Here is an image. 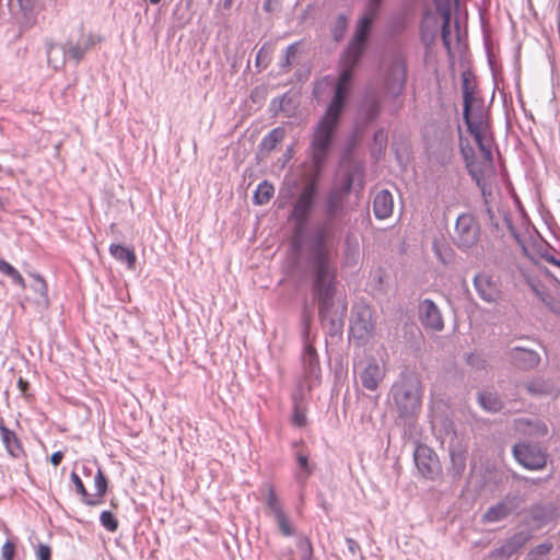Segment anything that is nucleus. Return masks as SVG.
I'll list each match as a JSON object with an SVG mask.
<instances>
[{
    "label": "nucleus",
    "mask_w": 560,
    "mask_h": 560,
    "mask_svg": "<svg viewBox=\"0 0 560 560\" xmlns=\"http://www.w3.org/2000/svg\"><path fill=\"white\" fill-rule=\"evenodd\" d=\"M336 233L337 228L332 220L326 219L319 224L314 231L307 259L312 278L311 291L318 304V316L331 337L341 334L347 311L346 302L336 299L338 270L326 246L327 241L335 237Z\"/></svg>",
    "instance_id": "1"
},
{
    "label": "nucleus",
    "mask_w": 560,
    "mask_h": 560,
    "mask_svg": "<svg viewBox=\"0 0 560 560\" xmlns=\"http://www.w3.org/2000/svg\"><path fill=\"white\" fill-rule=\"evenodd\" d=\"M381 1L382 0H372L366 13L358 23L354 38L342 56V70L336 84L335 96L316 128L314 140H330L332 137L346 98L351 90L353 69L364 50L365 42L377 14Z\"/></svg>",
    "instance_id": "2"
},
{
    "label": "nucleus",
    "mask_w": 560,
    "mask_h": 560,
    "mask_svg": "<svg viewBox=\"0 0 560 560\" xmlns=\"http://www.w3.org/2000/svg\"><path fill=\"white\" fill-rule=\"evenodd\" d=\"M460 152L472 179L485 195L489 180L495 175L492 159L494 142H459Z\"/></svg>",
    "instance_id": "3"
},
{
    "label": "nucleus",
    "mask_w": 560,
    "mask_h": 560,
    "mask_svg": "<svg viewBox=\"0 0 560 560\" xmlns=\"http://www.w3.org/2000/svg\"><path fill=\"white\" fill-rule=\"evenodd\" d=\"M390 395L400 419L410 421L420 412L422 389L415 375L401 374L392 385Z\"/></svg>",
    "instance_id": "4"
},
{
    "label": "nucleus",
    "mask_w": 560,
    "mask_h": 560,
    "mask_svg": "<svg viewBox=\"0 0 560 560\" xmlns=\"http://www.w3.org/2000/svg\"><path fill=\"white\" fill-rule=\"evenodd\" d=\"M464 120L467 131L474 140H489L493 138L490 113L485 102L465 106Z\"/></svg>",
    "instance_id": "5"
},
{
    "label": "nucleus",
    "mask_w": 560,
    "mask_h": 560,
    "mask_svg": "<svg viewBox=\"0 0 560 560\" xmlns=\"http://www.w3.org/2000/svg\"><path fill=\"white\" fill-rule=\"evenodd\" d=\"M357 382L369 392H376L386 375V368L374 357L361 358L353 363Z\"/></svg>",
    "instance_id": "6"
},
{
    "label": "nucleus",
    "mask_w": 560,
    "mask_h": 560,
    "mask_svg": "<svg viewBox=\"0 0 560 560\" xmlns=\"http://www.w3.org/2000/svg\"><path fill=\"white\" fill-rule=\"evenodd\" d=\"M317 195L318 186L314 180L308 182L302 188V191L300 192L289 215V220L294 222L298 231H302L306 226Z\"/></svg>",
    "instance_id": "7"
},
{
    "label": "nucleus",
    "mask_w": 560,
    "mask_h": 560,
    "mask_svg": "<svg viewBox=\"0 0 560 560\" xmlns=\"http://www.w3.org/2000/svg\"><path fill=\"white\" fill-rule=\"evenodd\" d=\"M453 240L462 249H469L477 244L479 226L471 214L464 213L457 218Z\"/></svg>",
    "instance_id": "8"
},
{
    "label": "nucleus",
    "mask_w": 560,
    "mask_h": 560,
    "mask_svg": "<svg viewBox=\"0 0 560 560\" xmlns=\"http://www.w3.org/2000/svg\"><path fill=\"white\" fill-rule=\"evenodd\" d=\"M513 455L517 463L529 470H539L547 463V454L540 446L530 443L515 444Z\"/></svg>",
    "instance_id": "9"
},
{
    "label": "nucleus",
    "mask_w": 560,
    "mask_h": 560,
    "mask_svg": "<svg viewBox=\"0 0 560 560\" xmlns=\"http://www.w3.org/2000/svg\"><path fill=\"white\" fill-rule=\"evenodd\" d=\"M266 506L270 511L281 535L284 537L293 536L295 528L289 515L284 512L283 505L272 486H269L267 490Z\"/></svg>",
    "instance_id": "10"
},
{
    "label": "nucleus",
    "mask_w": 560,
    "mask_h": 560,
    "mask_svg": "<svg viewBox=\"0 0 560 560\" xmlns=\"http://www.w3.org/2000/svg\"><path fill=\"white\" fill-rule=\"evenodd\" d=\"M301 360L303 366V377L305 380L307 389L311 390L319 383L322 370L317 351L310 341H304Z\"/></svg>",
    "instance_id": "11"
},
{
    "label": "nucleus",
    "mask_w": 560,
    "mask_h": 560,
    "mask_svg": "<svg viewBox=\"0 0 560 560\" xmlns=\"http://www.w3.org/2000/svg\"><path fill=\"white\" fill-rule=\"evenodd\" d=\"M413 458L419 472L424 478L433 479L440 468L439 459L434 452L427 445H419L415 451Z\"/></svg>",
    "instance_id": "12"
},
{
    "label": "nucleus",
    "mask_w": 560,
    "mask_h": 560,
    "mask_svg": "<svg viewBox=\"0 0 560 560\" xmlns=\"http://www.w3.org/2000/svg\"><path fill=\"white\" fill-rule=\"evenodd\" d=\"M419 319L421 324L433 331H441L444 328V322L438 305L430 299H424L419 304Z\"/></svg>",
    "instance_id": "13"
},
{
    "label": "nucleus",
    "mask_w": 560,
    "mask_h": 560,
    "mask_svg": "<svg viewBox=\"0 0 560 560\" xmlns=\"http://www.w3.org/2000/svg\"><path fill=\"white\" fill-rule=\"evenodd\" d=\"M530 539L528 532H520L508 539L500 548L494 549L490 553L491 560H510V558L523 548Z\"/></svg>",
    "instance_id": "14"
},
{
    "label": "nucleus",
    "mask_w": 560,
    "mask_h": 560,
    "mask_svg": "<svg viewBox=\"0 0 560 560\" xmlns=\"http://www.w3.org/2000/svg\"><path fill=\"white\" fill-rule=\"evenodd\" d=\"M474 287L481 300L494 303L500 296L498 284L487 273H478L474 277Z\"/></svg>",
    "instance_id": "15"
},
{
    "label": "nucleus",
    "mask_w": 560,
    "mask_h": 560,
    "mask_svg": "<svg viewBox=\"0 0 560 560\" xmlns=\"http://www.w3.org/2000/svg\"><path fill=\"white\" fill-rule=\"evenodd\" d=\"M510 359L518 369L525 371L533 370L540 363V355L536 351L522 347L512 348Z\"/></svg>",
    "instance_id": "16"
},
{
    "label": "nucleus",
    "mask_w": 560,
    "mask_h": 560,
    "mask_svg": "<svg viewBox=\"0 0 560 560\" xmlns=\"http://www.w3.org/2000/svg\"><path fill=\"white\" fill-rule=\"evenodd\" d=\"M515 428L530 438H544L548 434V427L540 419L518 418L515 420Z\"/></svg>",
    "instance_id": "17"
},
{
    "label": "nucleus",
    "mask_w": 560,
    "mask_h": 560,
    "mask_svg": "<svg viewBox=\"0 0 560 560\" xmlns=\"http://www.w3.org/2000/svg\"><path fill=\"white\" fill-rule=\"evenodd\" d=\"M406 72L407 68L402 61H398L392 66L386 81V89L390 94L398 95L402 92L406 83Z\"/></svg>",
    "instance_id": "18"
},
{
    "label": "nucleus",
    "mask_w": 560,
    "mask_h": 560,
    "mask_svg": "<svg viewBox=\"0 0 560 560\" xmlns=\"http://www.w3.org/2000/svg\"><path fill=\"white\" fill-rule=\"evenodd\" d=\"M394 209L393 195L383 189L378 191L373 200V212L376 219L384 220L392 215Z\"/></svg>",
    "instance_id": "19"
},
{
    "label": "nucleus",
    "mask_w": 560,
    "mask_h": 560,
    "mask_svg": "<svg viewBox=\"0 0 560 560\" xmlns=\"http://www.w3.org/2000/svg\"><path fill=\"white\" fill-rule=\"evenodd\" d=\"M530 520L537 526L541 527L551 522L558 514L557 508L551 504H536L530 509Z\"/></svg>",
    "instance_id": "20"
},
{
    "label": "nucleus",
    "mask_w": 560,
    "mask_h": 560,
    "mask_svg": "<svg viewBox=\"0 0 560 560\" xmlns=\"http://www.w3.org/2000/svg\"><path fill=\"white\" fill-rule=\"evenodd\" d=\"M451 468L454 477L460 476L466 468V450L458 442L450 445Z\"/></svg>",
    "instance_id": "21"
},
{
    "label": "nucleus",
    "mask_w": 560,
    "mask_h": 560,
    "mask_svg": "<svg viewBox=\"0 0 560 560\" xmlns=\"http://www.w3.org/2000/svg\"><path fill=\"white\" fill-rule=\"evenodd\" d=\"M463 98H464V107L469 105H475V103L485 102L481 97L478 96L476 90L475 79L471 77L469 72L463 73Z\"/></svg>",
    "instance_id": "22"
},
{
    "label": "nucleus",
    "mask_w": 560,
    "mask_h": 560,
    "mask_svg": "<svg viewBox=\"0 0 560 560\" xmlns=\"http://www.w3.org/2000/svg\"><path fill=\"white\" fill-rule=\"evenodd\" d=\"M0 434L8 453L13 457H18L22 451L20 441L16 434L4 425L3 420H0Z\"/></svg>",
    "instance_id": "23"
},
{
    "label": "nucleus",
    "mask_w": 560,
    "mask_h": 560,
    "mask_svg": "<svg viewBox=\"0 0 560 560\" xmlns=\"http://www.w3.org/2000/svg\"><path fill=\"white\" fill-rule=\"evenodd\" d=\"M513 511V506L506 501H501L490 506L483 514L482 520L486 523H495L506 518Z\"/></svg>",
    "instance_id": "24"
},
{
    "label": "nucleus",
    "mask_w": 560,
    "mask_h": 560,
    "mask_svg": "<svg viewBox=\"0 0 560 560\" xmlns=\"http://www.w3.org/2000/svg\"><path fill=\"white\" fill-rule=\"evenodd\" d=\"M109 253L115 259L122 264H126L128 268H135L137 262V256L132 248L120 244H112L109 246Z\"/></svg>",
    "instance_id": "25"
},
{
    "label": "nucleus",
    "mask_w": 560,
    "mask_h": 560,
    "mask_svg": "<svg viewBox=\"0 0 560 560\" xmlns=\"http://www.w3.org/2000/svg\"><path fill=\"white\" fill-rule=\"evenodd\" d=\"M478 401L481 408L489 412H498L503 407V401L499 394L491 390L479 393Z\"/></svg>",
    "instance_id": "26"
},
{
    "label": "nucleus",
    "mask_w": 560,
    "mask_h": 560,
    "mask_svg": "<svg viewBox=\"0 0 560 560\" xmlns=\"http://www.w3.org/2000/svg\"><path fill=\"white\" fill-rule=\"evenodd\" d=\"M526 389L536 396H557L559 390L551 383L542 378H535L526 384Z\"/></svg>",
    "instance_id": "27"
},
{
    "label": "nucleus",
    "mask_w": 560,
    "mask_h": 560,
    "mask_svg": "<svg viewBox=\"0 0 560 560\" xmlns=\"http://www.w3.org/2000/svg\"><path fill=\"white\" fill-rule=\"evenodd\" d=\"M296 464L298 468L294 472V479L301 487H304L313 472V467L308 464V457L304 454L296 455Z\"/></svg>",
    "instance_id": "28"
},
{
    "label": "nucleus",
    "mask_w": 560,
    "mask_h": 560,
    "mask_svg": "<svg viewBox=\"0 0 560 560\" xmlns=\"http://www.w3.org/2000/svg\"><path fill=\"white\" fill-rule=\"evenodd\" d=\"M273 194H275L273 185L267 180H264L257 186V188L254 192V196H253L254 202L256 205H260V206L266 205L270 201Z\"/></svg>",
    "instance_id": "29"
},
{
    "label": "nucleus",
    "mask_w": 560,
    "mask_h": 560,
    "mask_svg": "<svg viewBox=\"0 0 560 560\" xmlns=\"http://www.w3.org/2000/svg\"><path fill=\"white\" fill-rule=\"evenodd\" d=\"M342 205L340 194L337 190L330 191L325 202V213L327 215L326 219H330L334 221Z\"/></svg>",
    "instance_id": "30"
},
{
    "label": "nucleus",
    "mask_w": 560,
    "mask_h": 560,
    "mask_svg": "<svg viewBox=\"0 0 560 560\" xmlns=\"http://www.w3.org/2000/svg\"><path fill=\"white\" fill-rule=\"evenodd\" d=\"M71 481L73 482L75 487V491L82 497V500L88 505H97L100 503V500L94 498V495H91L88 493L83 481L79 477V475L74 471L71 472Z\"/></svg>",
    "instance_id": "31"
},
{
    "label": "nucleus",
    "mask_w": 560,
    "mask_h": 560,
    "mask_svg": "<svg viewBox=\"0 0 560 560\" xmlns=\"http://www.w3.org/2000/svg\"><path fill=\"white\" fill-rule=\"evenodd\" d=\"M296 547L300 550L301 560H318L317 558H315L313 544L307 536H298Z\"/></svg>",
    "instance_id": "32"
},
{
    "label": "nucleus",
    "mask_w": 560,
    "mask_h": 560,
    "mask_svg": "<svg viewBox=\"0 0 560 560\" xmlns=\"http://www.w3.org/2000/svg\"><path fill=\"white\" fill-rule=\"evenodd\" d=\"M0 272L9 277L13 283L21 287L22 289L26 287L25 281L19 270L3 259H0Z\"/></svg>",
    "instance_id": "33"
},
{
    "label": "nucleus",
    "mask_w": 560,
    "mask_h": 560,
    "mask_svg": "<svg viewBox=\"0 0 560 560\" xmlns=\"http://www.w3.org/2000/svg\"><path fill=\"white\" fill-rule=\"evenodd\" d=\"M330 142H312L313 163L317 168L324 164Z\"/></svg>",
    "instance_id": "34"
},
{
    "label": "nucleus",
    "mask_w": 560,
    "mask_h": 560,
    "mask_svg": "<svg viewBox=\"0 0 560 560\" xmlns=\"http://www.w3.org/2000/svg\"><path fill=\"white\" fill-rule=\"evenodd\" d=\"M443 19L441 37L443 45L450 51L451 50V9L444 8L440 13Z\"/></svg>",
    "instance_id": "35"
},
{
    "label": "nucleus",
    "mask_w": 560,
    "mask_h": 560,
    "mask_svg": "<svg viewBox=\"0 0 560 560\" xmlns=\"http://www.w3.org/2000/svg\"><path fill=\"white\" fill-rule=\"evenodd\" d=\"M535 293L540 298L542 303L553 313L560 314V301L551 296L550 294L540 291L536 285H532Z\"/></svg>",
    "instance_id": "36"
},
{
    "label": "nucleus",
    "mask_w": 560,
    "mask_h": 560,
    "mask_svg": "<svg viewBox=\"0 0 560 560\" xmlns=\"http://www.w3.org/2000/svg\"><path fill=\"white\" fill-rule=\"evenodd\" d=\"M373 330L371 322H359L351 326V332L354 338L368 339Z\"/></svg>",
    "instance_id": "37"
},
{
    "label": "nucleus",
    "mask_w": 560,
    "mask_h": 560,
    "mask_svg": "<svg viewBox=\"0 0 560 560\" xmlns=\"http://www.w3.org/2000/svg\"><path fill=\"white\" fill-rule=\"evenodd\" d=\"M94 488L95 493L93 495L101 501V498L106 493L107 490V479L100 468L94 476Z\"/></svg>",
    "instance_id": "38"
},
{
    "label": "nucleus",
    "mask_w": 560,
    "mask_h": 560,
    "mask_svg": "<svg viewBox=\"0 0 560 560\" xmlns=\"http://www.w3.org/2000/svg\"><path fill=\"white\" fill-rule=\"evenodd\" d=\"M32 290L37 293L43 300L47 301V284L39 275H33Z\"/></svg>",
    "instance_id": "39"
},
{
    "label": "nucleus",
    "mask_w": 560,
    "mask_h": 560,
    "mask_svg": "<svg viewBox=\"0 0 560 560\" xmlns=\"http://www.w3.org/2000/svg\"><path fill=\"white\" fill-rule=\"evenodd\" d=\"M100 522L102 526L109 532H115L118 527L117 520L110 511H103L100 516Z\"/></svg>",
    "instance_id": "40"
},
{
    "label": "nucleus",
    "mask_w": 560,
    "mask_h": 560,
    "mask_svg": "<svg viewBox=\"0 0 560 560\" xmlns=\"http://www.w3.org/2000/svg\"><path fill=\"white\" fill-rule=\"evenodd\" d=\"M292 423H293V425L299 427V428H303L307 424L306 412L299 405L294 406Z\"/></svg>",
    "instance_id": "41"
},
{
    "label": "nucleus",
    "mask_w": 560,
    "mask_h": 560,
    "mask_svg": "<svg viewBox=\"0 0 560 560\" xmlns=\"http://www.w3.org/2000/svg\"><path fill=\"white\" fill-rule=\"evenodd\" d=\"M311 320H312L311 313L306 310L303 311L302 318H301L303 341H310L308 336H310Z\"/></svg>",
    "instance_id": "42"
},
{
    "label": "nucleus",
    "mask_w": 560,
    "mask_h": 560,
    "mask_svg": "<svg viewBox=\"0 0 560 560\" xmlns=\"http://www.w3.org/2000/svg\"><path fill=\"white\" fill-rule=\"evenodd\" d=\"M85 51V46L81 47L80 45H70L67 48L66 54L75 60H80L84 56Z\"/></svg>",
    "instance_id": "43"
},
{
    "label": "nucleus",
    "mask_w": 560,
    "mask_h": 560,
    "mask_svg": "<svg viewBox=\"0 0 560 560\" xmlns=\"http://www.w3.org/2000/svg\"><path fill=\"white\" fill-rule=\"evenodd\" d=\"M14 552H15L14 542L7 540L1 548L2 560H13Z\"/></svg>",
    "instance_id": "44"
},
{
    "label": "nucleus",
    "mask_w": 560,
    "mask_h": 560,
    "mask_svg": "<svg viewBox=\"0 0 560 560\" xmlns=\"http://www.w3.org/2000/svg\"><path fill=\"white\" fill-rule=\"evenodd\" d=\"M291 129L292 127L290 125L288 126H283V127H279V128H275L268 136V140H272V141H276V140H281L285 137H288V133H287V129Z\"/></svg>",
    "instance_id": "45"
},
{
    "label": "nucleus",
    "mask_w": 560,
    "mask_h": 560,
    "mask_svg": "<svg viewBox=\"0 0 560 560\" xmlns=\"http://www.w3.org/2000/svg\"><path fill=\"white\" fill-rule=\"evenodd\" d=\"M552 549V545L549 544V542H544V544H540L538 546H536L530 552L529 555L533 556V557H537V556H545V555H548Z\"/></svg>",
    "instance_id": "46"
},
{
    "label": "nucleus",
    "mask_w": 560,
    "mask_h": 560,
    "mask_svg": "<svg viewBox=\"0 0 560 560\" xmlns=\"http://www.w3.org/2000/svg\"><path fill=\"white\" fill-rule=\"evenodd\" d=\"M36 556L38 560H50L51 550L47 545H39L36 550Z\"/></svg>",
    "instance_id": "47"
},
{
    "label": "nucleus",
    "mask_w": 560,
    "mask_h": 560,
    "mask_svg": "<svg viewBox=\"0 0 560 560\" xmlns=\"http://www.w3.org/2000/svg\"><path fill=\"white\" fill-rule=\"evenodd\" d=\"M102 42V37L100 35H96V34H89L84 40V46H85V49L89 50L90 48H92L94 45L98 44Z\"/></svg>",
    "instance_id": "48"
},
{
    "label": "nucleus",
    "mask_w": 560,
    "mask_h": 560,
    "mask_svg": "<svg viewBox=\"0 0 560 560\" xmlns=\"http://www.w3.org/2000/svg\"><path fill=\"white\" fill-rule=\"evenodd\" d=\"M298 52L296 44L290 45L285 51V66L291 63V59L295 58Z\"/></svg>",
    "instance_id": "49"
},
{
    "label": "nucleus",
    "mask_w": 560,
    "mask_h": 560,
    "mask_svg": "<svg viewBox=\"0 0 560 560\" xmlns=\"http://www.w3.org/2000/svg\"><path fill=\"white\" fill-rule=\"evenodd\" d=\"M541 259L546 260L547 262L558 267L560 269V259L556 258L552 254L548 252H544L540 254Z\"/></svg>",
    "instance_id": "50"
},
{
    "label": "nucleus",
    "mask_w": 560,
    "mask_h": 560,
    "mask_svg": "<svg viewBox=\"0 0 560 560\" xmlns=\"http://www.w3.org/2000/svg\"><path fill=\"white\" fill-rule=\"evenodd\" d=\"M346 544L352 556H355L360 551V545L354 539L348 537L346 538Z\"/></svg>",
    "instance_id": "51"
},
{
    "label": "nucleus",
    "mask_w": 560,
    "mask_h": 560,
    "mask_svg": "<svg viewBox=\"0 0 560 560\" xmlns=\"http://www.w3.org/2000/svg\"><path fill=\"white\" fill-rule=\"evenodd\" d=\"M347 27V21L343 16H340L337 21V30H336V38L339 39L342 36L345 30Z\"/></svg>",
    "instance_id": "52"
},
{
    "label": "nucleus",
    "mask_w": 560,
    "mask_h": 560,
    "mask_svg": "<svg viewBox=\"0 0 560 560\" xmlns=\"http://www.w3.org/2000/svg\"><path fill=\"white\" fill-rule=\"evenodd\" d=\"M38 0H18L21 9L24 12L33 10Z\"/></svg>",
    "instance_id": "53"
},
{
    "label": "nucleus",
    "mask_w": 560,
    "mask_h": 560,
    "mask_svg": "<svg viewBox=\"0 0 560 560\" xmlns=\"http://www.w3.org/2000/svg\"><path fill=\"white\" fill-rule=\"evenodd\" d=\"M63 459L62 452H55L50 457V462L54 466H58Z\"/></svg>",
    "instance_id": "54"
},
{
    "label": "nucleus",
    "mask_w": 560,
    "mask_h": 560,
    "mask_svg": "<svg viewBox=\"0 0 560 560\" xmlns=\"http://www.w3.org/2000/svg\"><path fill=\"white\" fill-rule=\"evenodd\" d=\"M435 7H436V10L442 13V10L444 8H448L450 9V0H435Z\"/></svg>",
    "instance_id": "55"
},
{
    "label": "nucleus",
    "mask_w": 560,
    "mask_h": 560,
    "mask_svg": "<svg viewBox=\"0 0 560 560\" xmlns=\"http://www.w3.org/2000/svg\"><path fill=\"white\" fill-rule=\"evenodd\" d=\"M18 387L21 390V393L25 394L28 388V382L20 377L18 381Z\"/></svg>",
    "instance_id": "56"
},
{
    "label": "nucleus",
    "mask_w": 560,
    "mask_h": 560,
    "mask_svg": "<svg viewBox=\"0 0 560 560\" xmlns=\"http://www.w3.org/2000/svg\"><path fill=\"white\" fill-rule=\"evenodd\" d=\"M434 250L438 256V258L443 262L446 264V259L443 257V254H441L439 247L434 244Z\"/></svg>",
    "instance_id": "57"
},
{
    "label": "nucleus",
    "mask_w": 560,
    "mask_h": 560,
    "mask_svg": "<svg viewBox=\"0 0 560 560\" xmlns=\"http://www.w3.org/2000/svg\"><path fill=\"white\" fill-rule=\"evenodd\" d=\"M292 152H293L292 147H289V148H288V150H287V155H288V158H287V159H291V156H292Z\"/></svg>",
    "instance_id": "58"
},
{
    "label": "nucleus",
    "mask_w": 560,
    "mask_h": 560,
    "mask_svg": "<svg viewBox=\"0 0 560 560\" xmlns=\"http://www.w3.org/2000/svg\"><path fill=\"white\" fill-rule=\"evenodd\" d=\"M152 3L156 4L159 3L161 0H150Z\"/></svg>",
    "instance_id": "59"
},
{
    "label": "nucleus",
    "mask_w": 560,
    "mask_h": 560,
    "mask_svg": "<svg viewBox=\"0 0 560 560\" xmlns=\"http://www.w3.org/2000/svg\"><path fill=\"white\" fill-rule=\"evenodd\" d=\"M2 171V166L0 165V172Z\"/></svg>",
    "instance_id": "60"
}]
</instances>
